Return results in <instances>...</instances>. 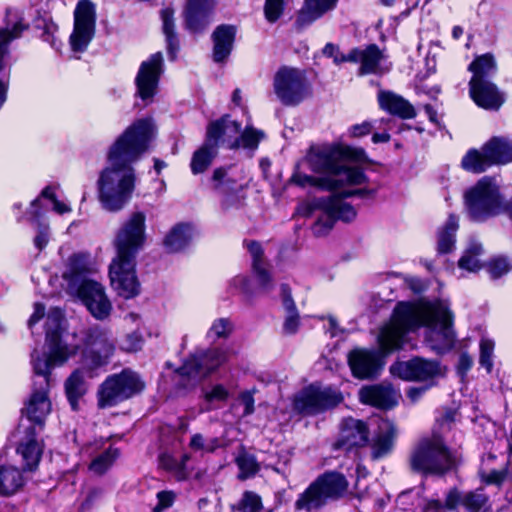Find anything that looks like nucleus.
<instances>
[{
    "label": "nucleus",
    "instance_id": "obj_22",
    "mask_svg": "<svg viewBox=\"0 0 512 512\" xmlns=\"http://www.w3.org/2000/svg\"><path fill=\"white\" fill-rule=\"evenodd\" d=\"M97 270L95 258L87 252H75L68 257L63 278L68 281L69 290L76 288L88 274Z\"/></svg>",
    "mask_w": 512,
    "mask_h": 512
},
{
    "label": "nucleus",
    "instance_id": "obj_63",
    "mask_svg": "<svg viewBox=\"0 0 512 512\" xmlns=\"http://www.w3.org/2000/svg\"><path fill=\"white\" fill-rule=\"evenodd\" d=\"M505 475L506 474L503 471L492 470L489 473H481V478L486 484L500 485L503 482Z\"/></svg>",
    "mask_w": 512,
    "mask_h": 512
},
{
    "label": "nucleus",
    "instance_id": "obj_26",
    "mask_svg": "<svg viewBox=\"0 0 512 512\" xmlns=\"http://www.w3.org/2000/svg\"><path fill=\"white\" fill-rule=\"evenodd\" d=\"M29 25L24 22L22 14L16 10H7L5 27L0 28V69L4 67V57L8 54L9 44L21 37Z\"/></svg>",
    "mask_w": 512,
    "mask_h": 512
},
{
    "label": "nucleus",
    "instance_id": "obj_52",
    "mask_svg": "<svg viewBox=\"0 0 512 512\" xmlns=\"http://www.w3.org/2000/svg\"><path fill=\"white\" fill-rule=\"evenodd\" d=\"M264 137L262 131L251 126H246L244 131L239 135V147L255 149L260 140Z\"/></svg>",
    "mask_w": 512,
    "mask_h": 512
},
{
    "label": "nucleus",
    "instance_id": "obj_54",
    "mask_svg": "<svg viewBox=\"0 0 512 512\" xmlns=\"http://www.w3.org/2000/svg\"><path fill=\"white\" fill-rule=\"evenodd\" d=\"M285 0H265L264 16L269 23H275L283 15Z\"/></svg>",
    "mask_w": 512,
    "mask_h": 512
},
{
    "label": "nucleus",
    "instance_id": "obj_7",
    "mask_svg": "<svg viewBox=\"0 0 512 512\" xmlns=\"http://www.w3.org/2000/svg\"><path fill=\"white\" fill-rule=\"evenodd\" d=\"M348 488L345 476L337 472H327L319 476L300 494L295 502L298 510H317L330 501L344 496Z\"/></svg>",
    "mask_w": 512,
    "mask_h": 512
},
{
    "label": "nucleus",
    "instance_id": "obj_11",
    "mask_svg": "<svg viewBox=\"0 0 512 512\" xmlns=\"http://www.w3.org/2000/svg\"><path fill=\"white\" fill-rule=\"evenodd\" d=\"M273 91L283 105L299 104L308 95L305 73L297 68L281 67L274 75Z\"/></svg>",
    "mask_w": 512,
    "mask_h": 512
},
{
    "label": "nucleus",
    "instance_id": "obj_36",
    "mask_svg": "<svg viewBox=\"0 0 512 512\" xmlns=\"http://www.w3.org/2000/svg\"><path fill=\"white\" fill-rule=\"evenodd\" d=\"M483 150L487 153L491 165L512 162V141L507 138L494 137L483 146Z\"/></svg>",
    "mask_w": 512,
    "mask_h": 512
},
{
    "label": "nucleus",
    "instance_id": "obj_51",
    "mask_svg": "<svg viewBox=\"0 0 512 512\" xmlns=\"http://www.w3.org/2000/svg\"><path fill=\"white\" fill-rule=\"evenodd\" d=\"M188 460H189L188 455H183L180 463L176 462L172 457H170L168 455H163L161 457V465L165 469H167L169 471H173L175 473V476L177 477V479L183 480L188 475V473L186 472V469H185V465Z\"/></svg>",
    "mask_w": 512,
    "mask_h": 512
},
{
    "label": "nucleus",
    "instance_id": "obj_55",
    "mask_svg": "<svg viewBox=\"0 0 512 512\" xmlns=\"http://www.w3.org/2000/svg\"><path fill=\"white\" fill-rule=\"evenodd\" d=\"M236 463L241 471V478H248L258 471V464L254 456L241 454L236 458Z\"/></svg>",
    "mask_w": 512,
    "mask_h": 512
},
{
    "label": "nucleus",
    "instance_id": "obj_10",
    "mask_svg": "<svg viewBox=\"0 0 512 512\" xmlns=\"http://www.w3.org/2000/svg\"><path fill=\"white\" fill-rule=\"evenodd\" d=\"M55 367L47 371H34L32 391L24 403L22 414L40 429L44 427L48 415L52 411L50 399V374Z\"/></svg>",
    "mask_w": 512,
    "mask_h": 512
},
{
    "label": "nucleus",
    "instance_id": "obj_24",
    "mask_svg": "<svg viewBox=\"0 0 512 512\" xmlns=\"http://www.w3.org/2000/svg\"><path fill=\"white\" fill-rule=\"evenodd\" d=\"M359 398L364 404L389 409L397 405L400 393L391 384L382 382L361 388Z\"/></svg>",
    "mask_w": 512,
    "mask_h": 512
},
{
    "label": "nucleus",
    "instance_id": "obj_3",
    "mask_svg": "<svg viewBox=\"0 0 512 512\" xmlns=\"http://www.w3.org/2000/svg\"><path fill=\"white\" fill-rule=\"evenodd\" d=\"M364 153L342 144L311 148L305 157L308 168L321 174L315 177L304 174L299 170L292 175L290 182L299 187H316L323 190H342L347 196L363 195L364 189H354L366 181L363 171L349 163L351 159L359 158Z\"/></svg>",
    "mask_w": 512,
    "mask_h": 512
},
{
    "label": "nucleus",
    "instance_id": "obj_50",
    "mask_svg": "<svg viewBox=\"0 0 512 512\" xmlns=\"http://www.w3.org/2000/svg\"><path fill=\"white\" fill-rule=\"evenodd\" d=\"M214 188L221 191L227 192L234 190L235 179L232 177V170H226L218 168L213 173Z\"/></svg>",
    "mask_w": 512,
    "mask_h": 512
},
{
    "label": "nucleus",
    "instance_id": "obj_48",
    "mask_svg": "<svg viewBox=\"0 0 512 512\" xmlns=\"http://www.w3.org/2000/svg\"><path fill=\"white\" fill-rule=\"evenodd\" d=\"M189 446L195 452L212 453L220 447V441L216 437L205 439L202 434L197 433L191 437Z\"/></svg>",
    "mask_w": 512,
    "mask_h": 512
},
{
    "label": "nucleus",
    "instance_id": "obj_9",
    "mask_svg": "<svg viewBox=\"0 0 512 512\" xmlns=\"http://www.w3.org/2000/svg\"><path fill=\"white\" fill-rule=\"evenodd\" d=\"M227 360V349L215 347L190 355L175 373L187 387L216 371Z\"/></svg>",
    "mask_w": 512,
    "mask_h": 512
},
{
    "label": "nucleus",
    "instance_id": "obj_21",
    "mask_svg": "<svg viewBox=\"0 0 512 512\" xmlns=\"http://www.w3.org/2000/svg\"><path fill=\"white\" fill-rule=\"evenodd\" d=\"M349 62L359 63V74H381L390 69L383 52L375 45L350 51Z\"/></svg>",
    "mask_w": 512,
    "mask_h": 512
},
{
    "label": "nucleus",
    "instance_id": "obj_31",
    "mask_svg": "<svg viewBox=\"0 0 512 512\" xmlns=\"http://www.w3.org/2000/svg\"><path fill=\"white\" fill-rule=\"evenodd\" d=\"M216 136L215 126L207 128L205 143L194 152L191 159L190 167L193 174L203 173L210 166L217 153Z\"/></svg>",
    "mask_w": 512,
    "mask_h": 512
},
{
    "label": "nucleus",
    "instance_id": "obj_1",
    "mask_svg": "<svg viewBox=\"0 0 512 512\" xmlns=\"http://www.w3.org/2000/svg\"><path fill=\"white\" fill-rule=\"evenodd\" d=\"M454 313L447 300L399 302L391 318L377 335L379 351L355 348L347 355L352 375L361 380L376 378L384 368V357L400 350L409 332L426 327L425 340L437 353L449 351L455 342Z\"/></svg>",
    "mask_w": 512,
    "mask_h": 512
},
{
    "label": "nucleus",
    "instance_id": "obj_6",
    "mask_svg": "<svg viewBox=\"0 0 512 512\" xmlns=\"http://www.w3.org/2000/svg\"><path fill=\"white\" fill-rule=\"evenodd\" d=\"M459 461L458 453L449 450L439 435L421 439L410 457L412 469L424 474H443Z\"/></svg>",
    "mask_w": 512,
    "mask_h": 512
},
{
    "label": "nucleus",
    "instance_id": "obj_2",
    "mask_svg": "<svg viewBox=\"0 0 512 512\" xmlns=\"http://www.w3.org/2000/svg\"><path fill=\"white\" fill-rule=\"evenodd\" d=\"M157 131L153 118H139L109 146L107 166L99 172L96 181L98 200L104 210L119 212L129 203L136 187L132 164L149 150Z\"/></svg>",
    "mask_w": 512,
    "mask_h": 512
},
{
    "label": "nucleus",
    "instance_id": "obj_27",
    "mask_svg": "<svg viewBox=\"0 0 512 512\" xmlns=\"http://www.w3.org/2000/svg\"><path fill=\"white\" fill-rule=\"evenodd\" d=\"M469 94L475 104L486 110H498L504 103V94L491 81L470 85Z\"/></svg>",
    "mask_w": 512,
    "mask_h": 512
},
{
    "label": "nucleus",
    "instance_id": "obj_61",
    "mask_svg": "<svg viewBox=\"0 0 512 512\" xmlns=\"http://www.w3.org/2000/svg\"><path fill=\"white\" fill-rule=\"evenodd\" d=\"M323 55L333 58L334 63L349 62L350 52L347 55L340 53L339 48L332 43H327L323 48Z\"/></svg>",
    "mask_w": 512,
    "mask_h": 512
},
{
    "label": "nucleus",
    "instance_id": "obj_56",
    "mask_svg": "<svg viewBox=\"0 0 512 512\" xmlns=\"http://www.w3.org/2000/svg\"><path fill=\"white\" fill-rule=\"evenodd\" d=\"M487 269L492 278H500L511 270V263L506 257L498 256L489 261Z\"/></svg>",
    "mask_w": 512,
    "mask_h": 512
},
{
    "label": "nucleus",
    "instance_id": "obj_29",
    "mask_svg": "<svg viewBox=\"0 0 512 512\" xmlns=\"http://www.w3.org/2000/svg\"><path fill=\"white\" fill-rule=\"evenodd\" d=\"M377 427L378 431L371 444L372 455L375 459L384 457L391 452L396 437V428L391 421L379 419Z\"/></svg>",
    "mask_w": 512,
    "mask_h": 512
},
{
    "label": "nucleus",
    "instance_id": "obj_58",
    "mask_svg": "<svg viewBox=\"0 0 512 512\" xmlns=\"http://www.w3.org/2000/svg\"><path fill=\"white\" fill-rule=\"evenodd\" d=\"M230 288L233 292L242 294L245 297H251L255 293L251 280L245 275L235 276L230 281Z\"/></svg>",
    "mask_w": 512,
    "mask_h": 512
},
{
    "label": "nucleus",
    "instance_id": "obj_19",
    "mask_svg": "<svg viewBox=\"0 0 512 512\" xmlns=\"http://www.w3.org/2000/svg\"><path fill=\"white\" fill-rule=\"evenodd\" d=\"M70 291L77 295L94 318L104 320L110 315L112 304L100 283L94 280H83Z\"/></svg>",
    "mask_w": 512,
    "mask_h": 512
},
{
    "label": "nucleus",
    "instance_id": "obj_64",
    "mask_svg": "<svg viewBox=\"0 0 512 512\" xmlns=\"http://www.w3.org/2000/svg\"><path fill=\"white\" fill-rule=\"evenodd\" d=\"M325 332L331 337H341L344 330L338 325L337 320L333 316L327 317V324L324 326Z\"/></svg>",
    "mask_w": 512,
    "mask_h": 512
},
{
    "label": "nucleus",
    "instance_id": "obj_37",
    "mask_svg": "<svg viewBox=\"0 0 512 512\" xmlns=\"http://www.w3.org/2000/svg\"><path fill=\"white\" fill-rule=\"evenodd\" d=\"M25 484L21 470L15 466L0 467V495L9 497L16 494Z\"/></svg>",
    "mask_w": 512,
    "mask_h": 512
},
{
    "label": "nucleus",
    "instance_id": "obj_38",
    "mask_svg": "<svg viewBox=\"0 0 512 512\" xmlns=\"http://www.w3.org/2000/svg\"><path fill=\"white\" fill-rule=\"evenodd\" d=\"M247 248L252 257V267L257 277L259 288L263 291H269L272 287V280L262 259L263 251L261 245L257 242H250L247 244Z\"/></svg>",
    "mask_w": 512,
    "mask_h": 512
},
{
    "label": "nucleus",
    "instance_id": "obj_16",
    "mask_svg": "<svg viewBox=\"0 0 512 512\" xmlns=\"http://www.w3.org/2000/svg\"><path fill=\"white\" fill-rule=\"evenodd\" d=\"M342 399V395L331 387L312 385L295 395L293 409L302 415H316L336 406Z\"/></svg>",
    "mask_w": 512,
    "mask_h": 512
},
{
    "label": "nucleus",
    "instance_id": "obj_23",
    "mask_svg": "<svg viewBox=\"0 0 512 512\" xmlns=\"http://www.w3.org/2000/svg\"><path fill=\"white\" fill-rule=\"evenodd\" d=\"M368 434V427L363 421L354 418L344 419L334 446L346 451L363 447L368 442Z\"/></svg>",
    "mask_w": 512,
    "mask_h": 512
},
{
    "label": "nucleus",
    "instance_id": "obj_44",
    "mask_svg": "<svg viewBox=\"0 0 512 512\" xmlns=\"http://www.w3.org/2000/svg\"><path fill=\"white\" fill-rule=\"evenodd\" d=\"M113 375L117 379L121 389L124 390L128 399L139 394L145 388L144 381L141 379L139 374L133 370L124 369L120 373Z\"/></svg>",
    "mask_w": 512,
    "mask_h": 512
},
{
    "label": "nucleus",
    "instance_id": "obj_28",
    "mask_svg": "<svg viewBox=\"0 0 512 512\" xmlns=\"http://www.w3.org/2000/svg\"><path fill=\"white\" fill-rule=\"evenodd\" d=\"M378 102L382 110L401 119H412L416 116L413 105L391 91H379Z\"/></svg>",
    "mask_w": 512,
    "mask_h": 512
},
{
    "label": "nucleus",
    "instance_id": "obj_60",
    "mask_svg": "<svg viewBox=\"0 0 512 512\" xmlns=\"http://www.w3.org/2000/svg\"><path fill=\"white\" fill-rule=\"evenodd\" d=\"M143 345V337L140 332L133 331L126 335L122 342V349L128 352H135L141 349Z\"/></svg>",
    "mask_w": 512,
    "mask_h": 512
},
{
    "label": "nucleus",
    "instance_id": "obj_43",
    "mask_svg": "<svg viewBox=\"0 0 512 512\" xmlns=\"http://www.w3.org/2000/svg\"><path fill=\"white\" fill-rule=\"evenodd\" d=\"M483 252L482 244L471 240L458 261L459 268L473 273L479 271L483 266L481 259Z\"/></svg>",
    "mask_w": 512,
    "mask_h": 512
},
{
    "label": "nucleus",
    "instance_id": "obj_49",
    "mask_svg": "<svg viewBox=\"0 0 512 512\" xmlns=\"http://www.w3.org/2000/svg\"><path fill=\"white\" fill-rule=\"evenodd\" d=\"M480 358L479 363L487 372H491L493 368V354L495 348L494 340L488 337H482L480 340Z\"/></svg>",
    "mask_w": 512,
    "mask_h": 512
},
{
    "label": "nucleus",
    "instance_id": "obj_13",
    "mask_svg": "<svg viewBox=\"0 0 512 512\" xmlns=\"http://www.w3.org/2000/svg\"><path fill=\"white\" fill-rule=\"evenodd\" d=\"M73 30L69 45L73 52L83 53L87 50L96 32V6L90 0H80L74 10Z\"/></svg>",
    "mask_w": 512,
    "mask_h": 512
},
{
    "label": "nucleus",
    "instance_id": "obj_47",
    "mask_svg": "<svg viewBox=\"0 0 512 512\" xmlns=\"http://www.w3.org/2000/svg\"><path fill=\"white\" fill-rule=\"evenodd\" d=\"M118 456V449L114 447H109L107 450H105L92 460L89 469L92 473L101 475L105 473L113 465Z\"/></svg>",
    "mask_w": 512,
    "mask_h": 512
},
{
    "label": "nucleus",
    "instance_id": "obj_59",
    "mask_svg": "<svg viewBox=\"0 0 512 512\" xmlns=\"http://www.w3.org/2000/svg\"><path fill=\"white\" fill-rule=\"evenodd\" d=\"M36 235L33 239L34 246L39 250H43L50 240L49 224L40 220H36Z\"/></svg>",
    "mask_w": 512,
    "mask_h": 512
},
{
    "label": "nucleus",
    "instance_id": "obj_14",
    "mask_svg": "<svg viewBox=\"0 0 512 512\" xmlns=\"http://www.w3.org/2000/svg\"><path fill=\"white\" fill-rule=\"evenodd\" d=\"M343 194H334L328 198L317 199L319 206L317 220L312 227L313 233L317 236L327 234L337 219L350 222L356 217L354 207L343 199Z\"/></svg>",
    "mask_w": 512,
    "mask_h": 512
},
{
    "label": "nucleus",
    "instance_id": "obj_33",
    "mask_svg": "<svg viewBox=\"0 0 512 512\" xmlns=\"http://www.w3.org/2000/svg\"><path fill=\"white\" fill-rule=\"evenodd\" d=\"M17 452L22 456L26 469L33 470L38 466L42 455V443L36 438L35 427L27 429Z\"/></svg>",
    "mask_w": 512,
    "mask_h": 512
},
{
    "label": "nucleus",
    "instance_id": "obj_53",
    "mask_svg": "<svg viewBox=\"0 0 512 512\" xmlns=\"http://www.w3.org/2000/svg\"><path fill=\"white\" fill-rule=\"evenodd\" d=\"M486 502L487 497L482 490L468 492L462 498V505L470 512H478Z\"/></svg>",
    "mask_w": 512,
    "mask_h": 512
},
{
    "label": "nucleus",
    "instance_id": "obj_17",
    "mask_svg": "<svg viewBox=\"0 0 512 512\" xmlns=\"http://www.w3.org/2000/svg\"><path fill=\"white\" fill-rule=\"evenodd\" d=\"M136 258L115 256L109 266L112 288L125 299L140 293V282L136 275Z\"/></svg>",
    "mask_w": 512,
    "mask_h": 512
},
{
    "label": "nucleus",
    "instance_id": "obj_20",
    "mask_svg": "<svg viewBox=\"0 0 512 512\" xmlns=\"http://www.w3.org/2000/svg\"><path fill=\"white\" fill-rule=\"evenodd\" d=\"M216 0H186L183 8L185 27L192 33H201L210 24Z\"/></svg>",
    "mask_w": 512,
    "mask_h": 512
},
{
    "label": "nucleus",
    "instance_id": "obj_46",
    "mask_svg": "<svg viewBox=\"0 0 512 512\" xmlns=\"http://www.w3.org/2000/svg\"><path fill=\"white\" fill-rule=\"evenodd\" d=\"M234 330V324L229 318H216L206 332V339L210 343L226 340Z\"/></svg>",
    "mask_w": 512,
    "mask_h": 512
},
{
    "label": "nucleus",
    "instance_id": "obj_30",
    "mask_svg": "<svg viewBox=\"0 0 512 512\" xmlns=\"http://www.w3.org/2000/svg\"><path fill=\"white\" fill-rule=\"evenodd\" d=\"M236 35V28L232 25H220L213 34V60L217 63L224 62L230 55Z\"/></svg>",
    "mask_w": 512,
    "mask_h": 512
},
{
    "label": "nucleus",
    "instance_id": "obj_25",
    "mask_svg": "<svg viewBox=\"0 0 512 512\" xmlns=\"http://www.w3.org/2000/svg\"><path fill=\"white\" fill-rule=\"evenodd\" d=\"M339 0H304L302 7L296 14L295 26L304 29L333 11Z\"/></svg>",
    "mask_w": 512,
    "mask_h": 512
},
{
    "label": "nucleus",
    "instance_id": "obj_41",
    "mask_svg": "<svg viewBox=\"0 0 512 512\" xmlns=\"http://www.w3.org/2000/svg\"><path fill=\"white\" fill-rule=\"evenodd\" d=\"M281 297L283 307L286 311L283 331L288 335L295 334L298 331L300 320L296 305L291 297V292L287 285L281 286Z\"/></svg>",
    "mask_w": 512,
    "mask_h": 512
},
{
    "label": "nucleus",
    "instance_id": "obj_32",
    "mask_svg": "<svg viewBox=\"0 0 512 512\" xmlns=\"http://www.w3.org/2000/svg\"><path fill=\"white\" fill-rule=\"evenodd\" d=\"M127 399L113 374L108 376L97 390V405L100 409L114 407Z\"/></svg>",
    "mask_w": 512,
    "mask_h": 512
},
{
    "label": "nucleus",
    "instance_id": "obj_39",
    "mask_svg": "<svg viewBox=\"0 0 512 512\" xmlns=\"http://www.w3.org/2000/svg\"><path fill=\"white\" fill-rule=\"evenodd\" d=\"M194 236V228L190 224L179 223L166 235L164 245L170 252H178L185 248Z\"/></svg>",
    "mask_w": 512,
    "mask_h": 512
},
{
    "label": "nucleus",
    "instance_id": "obj_12",
    "mask_svg": "<svg viewBox=\"0 0 512 512\" xmlns=\"http://www.w3.org/2000/svg\"><path fill=\"white\" fill-rule=\"evenodd\" d=\"M145 241L146 215L142 211H135L125 220L116 234L114 240L116 255L136 258Z\"/></svg>",
    "mask_w": 512,
    "mask_h": 512
},
{
    "label": "nucleus",
    "instance_id": "obj_15",
    "mask_svg": "<svg viewBox=\"0 0 512 512\" xmlns=\"http://www.w3.org/2000/svg\"><path fill=\"white\" fill-rule=\"evenodd\" d=\"M389 371L401 380L429 382V386L434 385L435 380L445 374V368L439 361L421 357L397 361L390 366Z\"/></svg>",
    "mask_w": 512,
    "mask_h": 512
},
{
    "label": "nucleus",
    "instance_id": "obj_45",
    "mask_svg": "<svg viewBox=\"0 0 512 512\" xmlns=\"http://www.w3.org/2000/svg\"><path fill=\"white\" fill-rule=\"evenodd\" d=\"M461 166L468 172L482 173L492 165L483 149H471L462 158Z\"/></svg>",
    "mask_w": 512,
    "mask_h": 512
},
{
    "label": "nucleus",
    "instance_id": "obj_8",
    "mask_svg": "<svg viewBox=\"0 0 512 512\" xmlns=\"http://www.w3.org/2000/svg\"><path fill=\"white\" fill-rule=\"evenodd\" d=\"M501 193L495 179L481 178L464 194L469 216L477 222L499 215Z\"/></svg>",
    "mask_w": 512,
    "mask_h": 512
},
{
    "label": "nucleus",
    "instance_id": "obj_34",
    "mask_svg": "<svg viewBox=\"0 0 512 512\" xmlns=\"http://www.w3.org/2000/svg\"><path fill=\"white\" fill-rule=\"evenodd\" d=\"M472 73L470 85L491 81L497 73V64L492 54H483L476 57L468 66Z\"/></svg>",
    "mask_w": 512,
    "mask_h": 512
},
{
    "label": "nucleus",
    "instance_id": "obj_35",
    "mask_svg": "<svg viewBox=\"0 0 512 512\" xmlns=\"http://www.w3.org/2000/svg\"><path fill=\"white\" fill-rule=\"evenodd\" d=\"M215 126V145L221 141L227 144L230 148H238L239 135H240V124L236 121L231 120L228 116L222 117L220 120L211 122L208 128Z\"/></svg>",
    "mask_w": 512,
    "mask_h": 512
},
{
    "label": "nucleus",
    "instance_id": "obj_42",
    "mask_svg": "<svg viewBox=\"0 0 512 512\" xmlns=\"http://www.w3.org/2000/svg\"><path fill=\"white\" fill-rule=\"evenodd\" d=\"M458 228V217L455 215H450L446 223L438 231L437 250L439 253H449L454 249L456 242V232Z\"/></svg>",
    "mask_w": 512,
    "mask_h": 512
},
{
    "label": "nucleus",
    "instance_id": "obj_18",
    "mask_svg": "<svg viewBox=\"0 0 512 512\" xmlns=\"http://www.w3.org/2000/svg\"><path fill=\"white\" fill-rule=\"evenodd\" d=\"M163 71L164 60L160 52L152 54L140 64L135 77L136 95L146 104L152 102L156 95Z\"/></svg>",
    "mask_w": 512,
    "mask_h": 512
},
{
    "label": "nucleus",
    "instance_id": "obj_57",
    "mask_svg": "<svg viewBox=\"0 0 512 512\" xmlns=\"http://www.w3.org/2000/svg\"><path fill=\"white\" fill-rule=\"evenodd\" d=\"M261 509L262 502L259 495L250 491L243 494L238 506L240 512H260Z\"/></svg>",
    "mask_w": 512,
    "mask_h": 512
},
{
    "label": "nucleus",
    "instance_id": "obj_40",
    "mask_svg": "<svg viewBox=\"0 0 512 512\" xmlns=\"http://www.w3.org/2000/svg\"><path fill=\"white\" fill-rule=\"evenodd\" d=\"M175 11L171 7H165L160 11L162 31L166 38L167 50L170 58L174 60L179 50V42L175 32Z\"/></svg>",
    "mask_w": 512,
    "mask_h": 512
},
{
    "label": "nucleus",
    "instance_id": "obj_62",
    "mask_svg": "<svg viewBox=\"0 0 512 512\" xmlns=\"http://www.w3.org/2000/svg\"><path fill=\"white\" fill-rule=\"evenodd\" d=\"M229 397L228 390L221 384H217L211 388L210 391L205 393V399L208 402L212 401H225Z\"/></svg>",
    "mask_w": 512,
    "mask_h": 512
},
{
    "label": "nucleus",
    "instance_id": "obj_4",
    "mask_svg": "<svg viewBox=\"0 0 512 512\" xmlns=\"http://www.w3.org/2000/svg\"><path fill=\"white\" fill-rule=\"evenodd\" d=\"M83 345L80 367L65 381V393L73 410L78 409L79 399L87 392V379L99 375V370L109 363L115 350L108 333L98 327L84 332Z\"/></svg>",
    "mask_w": 512,
    "mask_h": 512
},
{
    "label": "nucleus",
    "instance_id": "obj_5",
    "mask_svg": "<svg viewBox=\"0 0 512 512\" xmlns=\"http://www.w3.org/2000/svg\"><path fill=\"white\" fill-rule=\"evenodd\" d=\"M63 312L59 308H51L47 314L45 350H34L31 363L34 371H47L49 367H60L76 355L79 346L63 339Z\"/></svg>",
    "mask_w": 512,
    "mask_h": 512
}]
</instances>
